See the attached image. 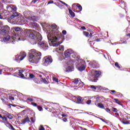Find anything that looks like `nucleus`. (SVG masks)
Returning <instances> with one entry per match:
<instances>
[{
  "mask_svg": "<svg viewBox=\"0 0 130 130\" xmlns=\"http://www.w3.org/2000/svg\"><path fill=\"white\" fill-rule=\"evenodd\" d=\"M41 59V52L37 51L35 49L30 50L29 52L28 60L32 63H37L39 62Z\"/></svg>",
  "mask_w": 130,
  "mask_h": 130,
  "instance_id": "f257e3e1",
  "label": "nucleus"
},
{
  "mask_svg": "<svg viewBox=\"0 0 130 130\" xmlns=\"http://www.w3.org/2000/svg\"><path fill=\"white\" fill-rule=\"evenodd\" d=\"M102 73L101 71H95L93 75L89 78V80L92 83H96L98 81V78L101 77Z\"/></svg>",
  "mask_w": 130,
  "mask_h": 130,
  "instance_id": "f03ea898",
  "label": "nucleus"
},
{
  "mask_svg": "<svg viewBox=\"0 0 130 130\" xmlns=\"http://www.w3.org/2000/svg\"><path fill=\"white\" fill-rule=\"evenodd\" d=\"M32 29H26L24 31L22 30V32L21 34H19V39H23V38H25V37H27L28 36L31 32Z\"/></svg>",
  "mask_w": 130,
  "mask_h": 130,
  "instance_id": "7ed1b4c3",
  "label": "nucleus"
},
{
  "mask_svg": "<svg viewBox=\"0 0 130 130\" xmlns=\"http://www.w3.org/2000/svg\"><path fill=\"white\" fill-rule=\"evenodd\" d=\"M10 32V27L8 25L3 26L0 29L1 35H7Z\"/></svg>",
  "mask_w": 130,
  "mask_h": 130,
  "instance_id": "20e7f679",
  "label": "nucleus"
},
{
  "mask_svg": "<svg viewBox=\"0 0 130 130\" xmlns=\"http://www.w3.org/2000/svg\"><path fill=\"white\" fill-rule=\"evenodd\" d=\"M26 56L27 54L25 53V52H21L19 55L16 56L15 60H16L17 62H20L21 60H23Z\"/></svg>",
  "mask_w": 130,
  "mask_h": 130,
  "instance_id": "39448f33",
  "label": "nucleus"
},
{
  "mask_svg": "<svg viewBox=\"0 0 130 130\" xmlns=\"http://www.w3.org/2000/svg\"><path fill=\"white\" fill-rule=\"evenodd\" d=\"M58 38L57 37L53 38L51 41V44H50L51 46H53L54 47H56L58 46V45H60L62 43V42H56Z\"/></svg>",
  "mask_w": 130,
  "mask_h": 130,
  "instance_id": "423d86ee",
  "label": "nucleus"
},
{
  "mask_svg": "<svg viewBox=\"0 0 130 130\" xmlns=\"http://www.w3.org/2000/svg\"><path fill=\"white\" fill-rule=\"evenodd\" d=\"M52 27L53 29H55L56 31L54 33V35L55 37H53V38H55V37H60L61 35V32H60L59 31H58V28H57V25H56L55 24H54L52 25Z\"/></svg>",
  "mask_w": 130,
  "mask_h": 130,
  "instance_id": "0eeeda50",
  "label": "nucleus"
},
{
  "mask_svg": "<svg viewBox=\"0 0 130 130\" xmlns=\"http://www.w3.org/2000/svg\"><path fill=\"white\" fill-rule=\"evenodd\" d=\"M44 59L45 60L44 64L46 67H47V66H49V64L52 62V58L50 56L45 57L44 58Z\"/></svg>",
  "mask_w": 130,
  "mask_h": 130,
  "instance_id": "6e6552de",
  "label": "nucleus"
},
{
  "mask_svg": "<svg viewBox=\"0 0 130 130\" xmlns=\"http://www.w3.org/2000/svg\"><path fill=\"white\" fill-rule=\"evenodd\" d=\"M37 34H39V32H37L35 30L31 29L28 36L30 39L34 40L36 38V35H37Z\"/></svg>",
  "mask_w": 130,
  "mask_h": 130,
  "instance_id": "1a4fd4ad",
  "label": "nucleus"
},
{
  "mask_svg": "<svg viewBox=\"0 0 130 130\" xmlns=\"http://www.w3.org/2000/svg\"><path fill=\"white\" fill-rule=\"evenodd\" d=\"M23 29L19 27H15L14 28V36H18L19 34H22Z\"/></svg>",
  "mask_w": 130,
  "mask_h": 130,
  "instance_id": "9d476101",
  "label": "nucleus"
},
{
  "mask_svg": "<svg viewBox=\"0 0 130 130\" xmlns=\"http://www.w3.org/2000/svg\"><path fill=\"white\" fill-rule=\"evenodd\" d=\"M7 11L10 14H12L13 12H16L17 7H14L13 5H10V6L7 7Z\"/></svg>",
  "mask_w": 130,
  "mask_h": 130,
  "instance_id": "9b49d317",
  "label": "nucleus"
},
{
  "mask_svg": "<svg viewBox=\"0 0 130 130\" xmlns=\"http://www.w3.org/2000/svg\"><path fill=\"white\" fill-rule=\"evenodd\" d=\"M100 100L99 98H96V101H95V105L97 106V107H99V108H101V109H105V106L104 105L101 103H98V100Z\"/></svg>",
  "mask_w": 130,
  "mask_h": 130,
  "instance_id": "f8f14e48",
  "label": "nucleus"
},
{
  "mask_svg": "<svg viewBox=\"0 0 130 130\" xmlns=\"http://www.w3.org/2000/svg\"><path fill=\"white\" fill-rule=\"evenodd\" d=\"M73 98H75V99H77L78 104H83V102L85 100V99H83L80 96H77L76 97L73 96Z\"/></svg>",
  "mask_w": 130,
  "mask_h": 130,
  "instance_id": "ddd939ff",
  "label": "nucleus"
},
{
  "mask_svg": "<svg viewBox=\"0 0 130 130\" xmlns=\"http://www.w3.org/2000/svg\"><path fill=\"white\" fill-rule=\"evenodd\" d=\"M38 35H37V36L36 37V39H35V40L36 42H38V43L39 44V43H41V41L42 40V36L41 35H40V33L38 34Z\"/></svg>",
  "mask_w": 130,
  "mask_h": 130,
  "instance_id": "4468645a",
  "label": "nucleus"
},
{
  "mask_svg": "<svg viewBox=\"0 0 130 130\" xmlns=\"http://www.w3.org/2000/svg\"><path fill=\"white\" fill-rule=\"evenodd\" d=\"M74 70V66H68L65 69V72L66 73H71V72H73Z\"/></svg>",
  "mask_w": 130,
  "mask_h": 130,
  "instance_id": "2eb2a0df",
  "label": "nucleus"
},
{
  "mask_svg": "<svg viewBox=\"0 0 130 130\" xmlns=\"http://www.w3.org/2000/svg\"><path fill=\"white\" fill-rule=\"evenodd\" d=\"M73 50L71 49H68L64 52V55L66 57H70L71 56V54H72Z\"/></svg>",
  "mask_w": 130,
  "mask_h": 130,
  "instance_id": "dca6fc26",
  "label": "nucleus"
},
{
  "mask_svg": "<svg viewBox=\"0 0 130 130\" xmlns=\"http://www.w3.org/2000/svg\"><path fill=\"white\" fill-rule=\"evenodd\" d=\"M73 12L75 13H78V4H74L72 6Z\"/></svg>",
  "mask_w": 130,
  "mask_h": 130,
  "instance_id": "f3484780",
  "label": "nucleus"
},
{
  "mask_svg": "<svg viewBox=\"0 0 130 130\" xmlns=\"http://www.w3.org/2000/svg\"><path fill=\"white\" fill-rule=\"evenodd\" d=\"M64 50V47L63 45H60L58 48H56L57 52H62Z\"/></svg>",
  "mask_w": 130,
  "mask_h": 130,
  "instance_id": "a211bd4d",
  "label": "nucleus"
},
{
  "mask_svg": "<svg viewBox=\"0 0 130 130\" xmlns=\"http://www.w3.org/2000/svg\"><path fill=\"white\" fill-rule=\"evenodd\" d=\"M30 118L26 116L24 119L21 121V124H25L26 122H30Z\"/></svg>",
  "mask_w": 130,
  "mask_h": 130,
  "instance_id": "6ab92c4d",
  "label": "nucleus"
},
{
  "mask_svg": "<svg viewBox=\"0 0 130 130\" xmlns=\"http://www.w3.org/2000/svg\"><path fill=\"white\" fill-rule=\"evenodd\" d=\"M40 45L42 46V47H43V48H45V49H47V47H48V44L47 43L45 42L40 43Z\"/></svg>",
  "mask_w": 130,
  "mask_h": 130,
  "instance_id": "aec40b11",
  "label": "nucleus"
},
{
  "mask_svg": "<svg viewBox=\"0 0 130 130\" xmlns=\"http://www.w3.org/2000/svg\"><path fill=\"white\" fill-rule=\"evenodd\" d=\"M74 60L69 59L67 61V64L68 66L72 67V66H74Z\"/></svg>",
  "mask_w": 130,
  "mask_h": 130,
  "instance_id": "412c9836",
  "label": "nucleus"
},
{
  "mask_svg": "<svg viewBox=\"0 0 130 130\" xmlns=\"http://www.w3.org/2000/svg\"><path fill=\"white\" fill-rule=\"evenodd\" d=\"M80 82L79 81V79H74L73 81V84H74V85H75V87H78L79 85V82Z\"/></svg>",
  "mask_w": 130,
  "mask_h": 130,
  "instance_id": "4be33fe9",
  "label": "nucleus"
},
{
  "mask_svg": "<svg viewBox=\"0 0 130 130\" xmlns=\"http://www.w3.org/2000/svg\"><path fill=\"white\" fill-rule=\"evenodd\" d=\"M39 26V24H38L36 22L31 23V28H32V29H36V28H38Z\"/></svg>",
  "mask_w": 130,
  "mask_h": 130,
  "instance_id": "5701e85b",
  "label": "nucleus"
},
{
  "mask_svg": "<svg viewBox=\"0 0 130 130\" xmlns=\"http://www.w3.org/2000/svg\"><path fill=\"white\" fill-rule=\"evenodd\" d=\"M68 11L69 12L70 15L71 16V17H72V18L76 17V14H75V12H73L72 10H71L70 8H69Z\"/></svg>",
  "mask_w": 130,
  "mask_h": 130,
  "instance_id": "b1692460",
  "label": "nucleus"
},
{
  "mask_svg": "<svg viewBox=\"0 0 130 130\" xmlns=\"http://www.w3.org/2000/svg\"><path fill=\"white\" fill-rule=\"evenodd\" d=\"M12 14H13L11 16V19H14V18H16V17H18V16H19V13L16 12V11L13 12Z\"/></svg>",
  "mask_w": 130,
  "mask_h": 130,
  "instance_id": "393cba45",
  "label": "nucleus"
},
{
  "mask_svg": "<svg viewBox=\"0 0 130 130\" xmlns=\"http://www.w3.org/2000/svg\"><path fill=\"white\" fill-rule=\"evenodd\" d=\"M114 101H115L116 103L117 104H119V105H120L122 107H123V104H121V102L119 101V100L117 99H114Z\"/></svg>",
  "mask_w": 130,
  "mask_h": 130,
  "instance_id": "a878e982",
  "label": "nucleus"
},
{
  "mask_svg": "<svg viewBox=\"0 0 130 130\" xmlns=\"http://www.w3.org/2000/svg\"><path fill=\"white\" fill-rule=\"evenodd\" d=\"M85 69H86V67H85L84 64H82L80 67L78 68V70L80 72H82V71H84Z\"/></svg>",
  "mask_w": 130,
  "mask_h": 130,
  "instance_id": "bb28decb",
  "label": "nucleus"
},
{
  "mask_svg": "<svg viewBox=\"0 0 130 130\" xmlns=\"http://www.w3.org/2000/svg\"><path fill=\"white\" fill-rule=\"evenodd\" d=\"M2 119L3 120V122L6 123V124L7 123H9V122L8 121V118H7L6 116H3L2 117Z\"/></svg>",
  "mask_w": 130,
  "mask_h": 130,
  "instance_id": "cd10ccee",
  "label": "nucleus"
},
{
  "mask_svg": "<svg viewBox=\"0 0 130 130\" xmlns=\"http://www.w3.org/2000/svg\"><path fill=\"white\" fill-rule=\"evenodd\" d=\"M23 72H24V71H23V70H19L18 75L21 78H24V74H23Z\"/></svg>",
  "mask_w": 130,
  "mask_h": 130,
  "instance_id": "c85d7f7f",
  "label": "nucleus"
},
{
  "mask_svg": "<svg viewBox=\"0 0 130 130\" xmlns=\"http://www.w3.org/2000/svg\"><path fill=\"white\" fill-rule=\"evenodd\" d=\"M77 10L78 13H80V12H81L82 10H83V8H82V6L81 5L77 4Z\"/></svg>",
  "mask_w": 130,
  "mask_h": 130,
  "instance_id": "c756f323",
  "label": "nucleus"
},
{
  "mask_svg": "<svg viewBox=\"0 0 130 130\" xmlns=\"http://www.w3.org/2000/svg\"><path fill=\"white\" fill-rule=\"evenodd\" d=\"M89 37L90 39L88 40V42H89V43L93 42V41H92V37H93V33L90 32V34L89 35Z\"/></svg>",
  "mask_w": 130,
  "mask_h": 130,
  "instance_id": "7c9ffc66",
  "label": "nucleus"
},
{
  "mask_svg": "<svg viewBox=\"0 0 130 130\" xmlns=\"http://www.w3.org/2000/svg\"><path fill=\"white\" fill-rule=\"evenodd\" d=\"M6 125H7V126H8V127H10L11 128V129H12V130H16V129H15V128H14L13 125H12V124H10V123H7Z\"/></svg>",
  "mask_w": 130,
  "mask_h": 130,
  "instance_id": "2f4dec72",
  "label": "nucleus"
},
{
  "mask_svg": "<svg viewBox=\"0 0 130 130\" xmlns=\"http://www.w3.org/2000/svg\"><path fill=\"white\" fill-rule=\"evenodd\" d=\"M98 63L97 62H96V61H93L92 62V68H93L94 69H96V68H97V66H98Z\"/></svg>",
  "mask_w": 130,
  "mask_h": 130,
  "instance_id": "473e14b6",
  "label": "nucleus"
},
{
  "mask_svg": "<svg viewBox=\"0 0 130 130\" xmlns=\"http://www.w3.org/2000/svg\"><path fill=\"white\" fill-rule=\"evenodd\" d=\"M34 81L36 84H40V80H39V78H36L34 79Z\"/></svg>",
  "mask_w": 130,
  "mask_h": 130,
  "instance_id": "72a5a7b5",
  "label": "nucleus"
},
{
  "mask_svg": "<svg viewBox=\"0 0 130 130\" xmlns=\"http://www.w3.org/2000/svg\"><path fill=\"white\" fill-rule=\"evenodd\" d=\"M30 19L31 21H32V22H36L37 21V17L35 16L30 17Z\"/></svg>",
  "mask_w": 130,
  "mask_h": 130,
  "instance_id": "f704fd0d",
  "label": "nucleus"
},
{
  "mask_svg": "<svg viewBox=\"0 0 130 130\" xmlns=\"http://www.w3.org/2000/svg\"><path fill=\"white\" fill-rule=\"evenodd\" d=\"M10 36H7V37L3 38V41L4 42H7V41H9V40H10Z\"/></svg>",
  "mask_w": 130,
  "mask_h": 130,
  "instance_id": "c9c22d12",
  "label": "nucleus"
},
{
  "mask_svg": "<svg viewBox=\"0 0 130 130\" xmlns=\"http://www.w3.org/2000/svg\"><path fill=\"white\" fill-rule=\"evenodd\" d=\"M83 34L84 35V36H86V37H89V32L83 31Z\"/></svg>",
  "mask_w": 130,
  "mask_h": 130,
  "instance_id": "e433bc0d",
  "label": "nucleus"
},
{
  "mask_svg": "<svg viewBox=\"0 0 130 130\" xmlns=\"http://www.w3.org/2000/svg\"><path fill=\"white\" fill-rule=\"evenodd\" d=\"M55 5L56 6H57V7H59V8H60V9H61V8H63V6L60 5V3L57 2V3H55Z\"/></svg>",
  "mask_w": 130,
  "mask_h": 130,
  "instance_id": "4c0bfd02",
  "label": "nucleus"
},
{
  "mask_svg": "<svg viewBox=\"0 0 130 130\" xmlns=\"http://www.w3.org/2000/svg\"><path fill=\"white\" fill-rule=\"evenodd\" d=\"M122 123H123V124H129V121H125V120H122Z\"/></svg>",
  "mask_w": 130,
  "mask_h": 130,
  "instance_id": "58836bf2",
  "label": "nucleus"
},
{
  "mask_svg": "<svg viewBox=\"0 0 130 130\" xmlns=\"http://www.w3.org/2000/svg\"><path fill=\"white\" fill-rule=\"evenodd\" d=\"M53 80L54 82H56V83H58V78L56 77H53Z\"/></svg>",
  "mask_w": 130,
  "mask_h": 130,
  "instance_id": "ea45409f",
  "label": "nucleus"
},
{
  "mask_svg": "<svg viewBox=\"0 0 130 130\" xmlns=\"http://www.w3.org/2000/svg\"><path fill=\"white\" fill-rule=\"evenodd\" d=\"M115 66L117 68V69H120V66H119V64L118 62H116L115 63Z\"/></svg>",
  "mask_w": 130,
  "mask_h": 130,
  "instance_id": "a19ab883",
  "label": "nucleus"
},
{
  "mask_svg": "<svg viewBox=\"0 0 130 130\" xmlns=\"http://www.w3.org/2000/svg\"><path fill=\"white\" fill-rule=\"evenodd\" d=\"M7 117L9 118V119H12L13 118V116H12V114H7Z\"/></svg>",
  "mask_w": 130,
  "mask_h": 130,
  "instance_id": "79ce46f5",
  "label": "nucleus"
},
{
  "mask_svg": "<svg viewBox=\"0 0 130 130\" xmlns=\"http://www.w3.org/2000/svg\"><path fill=\"white\" fill-rule=\"evenodd\" d=\"M37 108L39 111H42L43 110V108L41 106H38Z\"/></svg>",
  "mask_w": 130,
  "mask_h": 130,
  "instance_id": "37998d69",
  "label": "nucleus"
},
{
  "mask_svg": "<svg viewBox=\"0 0 130 130\" xmlns=\"http://www.w3.org/2000/svg\"><path fill=\"white\" fill-rule=\"evenodd\" d=\"M29 77L30 79H34V78H35V75H34V74H29Z\"/></svg>",
  "mask_w": 130,
  "mask_h": 130,
  "instance_id": "c03bdc74",
  "label": "nucleus"
},
{
  "mask_svg": "<svg viewBox=\"0 0 130 130\" xmlns=\"http://www.w3.org/2000/svg\"><path fill=\"white\" fill-rule=\"evenodd\" d=\"M42 80L44 84H48V82H47V80H46L45 78H42Z\"/></svg>",
  "mask_w": 130,
  "mask_h": 130,
  "instance_id": "a18cd8bd",
  "label": "nucleus"
},
{
  "mask_svg": "<svg viewBox=\"0 0 130 130\" xmlns=\"http://www.w3.org/2000/svg\"><path fill=\"white\" fill-rule=\"evenodd\" d=\"M39 0H32L31 2V5H35L37 2H38Z\"/></svg>",
  "mask_w": 130,
  "mask_h": 130,
  "instance_id": "49530a36",
  "label": "nucleus"
},
{
  "mask_svg": "<svg viewBox=\"0 0 130 130\" xmlns=\"http://www.w3.org/2000/svg\"><path fill=\"white\" fill-rule=\"evenodd\" d=\"M8 106H9V108H12L11 106H13V107H16L17 106V105H13L12 104H9L8 105Z\"/></svg>",
  "mask_w": 130,
  "mask_h": 130,
  "instance_id": "de8ad7c7",
  "label": "nucleus"
},
{
  "mask_svg": "<svg viewBox=\"0 0 130 130\" xmlns=\"http://www.w3.org/2000/svg\"><path fill=\"white\" fill-rule=\"evenodd\" d=\"M31 105H32V106H34V107H37V106H37V104L36 103H34V102H31Z\"/></svg>",
  "mask_w": 130,
  "mask_h": 130,
  "instance_id": "09e8293b",
  "label": "nucleus"
},
{
  "mask_svg": "<svg viewBox=\"0 0 130 130\" xmlns=\"http://www.w3.org/2000/svg\"><path fill=\"white\" fill-rule=\"evenodd\" d=\"M39 130H45V128H44V127H43V125H41L40 126V128H39Z\"/></svg>",
  "mask_w": 130,
  "mask_h": 130,
  "instance_id": "8fccbe9b",
  "label": "nucleus"
},
{
  "mask_svg": "<svg viewBox=\"0 0 130 130\" xmlns=\"http://www.w3.org/2000/svg\"><path fill=\"white\" fill-rule=\"evenodd\" d=\"M112 111L113 112H117V111H118V110H117V109H116V108H112Z\"/></svg>",
  "mask_w": 130,
  "mask_h": 130,
  "instance_id": "3c124183",
  "label": "nucleus"
},
{
  "mask_svg": "<svg viewBox=\"0 0 130 130\" xmlns=\"http://www.w3.org/2000/svg\"><path fill=\"white\" fill-rule=\"evenodd\" d=\"M26 101H29V102H33V99L27 98Z\"/></svg>",
  "mask_w": 130,
  "mask_h": 130,
  "instance_id": "603ef678",
  "label": "nucleus"
},
{
  "mask_svg": "<svg viewBox=\"0 0 130 130\" xmlns=\"http://www.w3.org/2000/svg\"><path fill=\"white\" fill-rule=\"evenodd\" d=\"M86 103H87L88 105H89V104H91V103H92V101H91V100H88V101H87L86 102Z\"/></svg>",
  "mask_w": 130,
  "mask_h": 130,
  "instance_id": "864d4df0",
  "label": "nucleus"
},
{
  "mask_svg": "<svg viewBox=\"0 0 130 130\" xmlns=\"http://www.w3.org/2000/svg\"><path fill=\"white\" fill-rule=\"evenodd\" d=\"M62 33L63 35H67V30H63L62 31Z\"/></svg>",
  "mask_w": 130,
  "mask_h": 130,
  "instance_id": "5fc2aeb1",
  "label": "nucleus"
},
{
  "mask_svg": "<svg viewBox=\"0 0 130 130\" xmlns=\"http://www.w3.org/2000/svg\"><path fill=\"white\" fill-rule=\"evenodd\" d=\"M9 99V100H15V98L12 96H10Z\"/></svg>",
  "mask_w": 130,
  "mask_h": 130,
  "instance_id": "6e6d98bb",
  "label": "nucleus"
},
{
  "mask_svg": "<svg viewBox=\"0 0 130 130\" xmlns=\"http://www.w3.org/2000/svg\"><path fill=\"white\" fill-rule=\"evenodd\" d=\"M105 110L107 112H110L111 111V110L108 108H106Z\"/></svg>",
  "mask_w": 130,
  "mask_h": 130,
  "instance_id": "4d7b16f0",
  "label": "nucleus"
},
{
  "mask_svg": "<svg viewBox=\"0 0 130 130\" xmlns=\"http://www.w3.org/2000/svg\"><path fill=\"white\" fill-rule=\"evenodd\" d=\"M53 3H54V2H53V1L51 0L48 2V5H50L51 4H53Z\"/></svg>",
  "mask_w": 130,
  "mask_h": 130,
  "instance_id": "13d9d810",
  "label": "nucleus"
},
{
  "mask_svg": "<svg viewBox=\"0 0 130 130\" xmlns=\"http://www.w3.org/2000/svg\"><path fill=\"white\" fill-rule=\"evenodd\" d=\"M45 109L46 110H48V111H49L50 112H51V111H52V109H49V108H45Z\"/></svg>",
  "mask_w": 130,
  "mask_h": 130,
  "instance_id": "bf43d9fd",
  "label": "nucleus"
},
{
  "mask_svg": "<svg viewBox=\"0 0 130 130\" xmlns=\"http://www.w3.org/2000/svg\"><path fill=\"white\" fill-rule=\"evenodd\" d=\"M90 88H92V89H94V90H96V86H94V85H91L90 86Z\"/></svg>",
  "mask_w": 130,
  "mask_h": 130,
  "instance_id": "052dcab7",
  "label": "nucleus"
},
{
  "mask_svg": "<svg viewBox=\"0 0 130 130\" xmlns=\"http://www.w3.org/2000/svg\"><path fill=\"white\" fill-rule=\"evenodd\" d=\"M101 40V39H96L93 40V41H96V42H99Z\"/></svg>",
  "mask_w": 130,
  "mask_h": 130,
  "instance_id": "680f3d73",
  "label": "nucleus"
},
{
  "mask_svg": "<svg viewBox=\"0 0 130 130\" xmlns=\"http://www.w3.org/2000/svg\"><path fill=\"white\" fill-rule=\"evenodd\" d=\"M62 120L64 122H67V121H68V119H67V118H63Z\"/></svg>",
  "mask_w": 130,
  "mask_h": 130,
  "instance_id": "e2e57ef3",
  "label": "nucleus"
},
{
  "mask_svg": "<svg viewBox=\"0 0 130 130\" xmlns=\"http://www.w3.org/2000/svg\"><path fill=\"white\" fill-rule=\"evenodd\" d=\"M30 120L32 123H34V118H33V117L30 118Z\"/></svg>",
  "mask_w": 130,
  "mask_h": 130,
  "instance_id": "0e129e2a",
  "label": "nucleus"
},
{
  "mask_svg": "<svg viewBox=\"0 0 130 130\" xmlns=\"http://www.w3.org/2000/svg\"><path fill=\"white\" fill-rule=\"evenodd\" d=\"M81 29H82V30H87V28H86L85 26H82Z\"/></svg>",
  "mask_w": 130,
  "mask_h": 130,
  "instance_id": "69168bd1",
  "label": "nucleus"
},
{
  "mask_svg": "<svg viewBox=\"0 0 130 130\" xmlns=\"http://www.w3.org/2000/svg\"><path fill=\"white\" fill-rule=\"evenodd\" d=\"M96 88L98 89H101L102 88V86H96Z\"/></svg>",
  "mask_w": 130,
  "mask_h": 130,
  "instance_id": "338daca9",
  "label": "nucleus"
},
{
  "mask_svg": "<svg viewBox=\"0 0 130 130\" xmlns=\"http://www.w3.org/2000/svg\"><path fill=\"white\" fill-rule=\"evenodd\" d=\"M10 70L11 71V72H15V71H16V70L14 68L10 69Z\"/></svg>",
  "mask_w": 130,
  "mask_h": 130,
  "instance_id": "774afa93",
  "label": "nucleus"
}]
</instances>
